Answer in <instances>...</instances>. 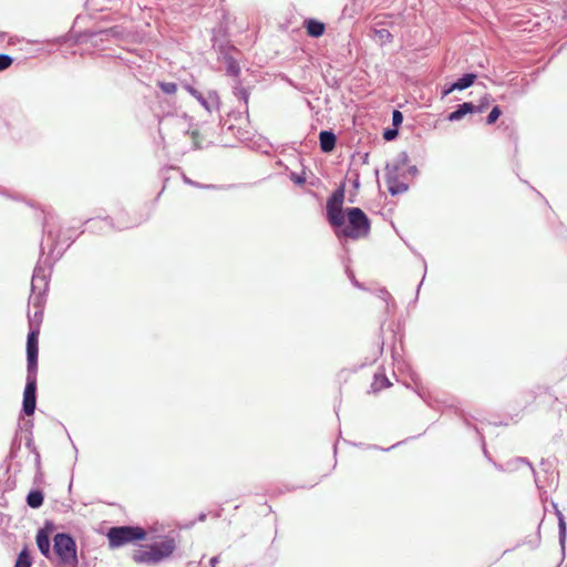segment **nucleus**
I'll list each match as a JSON object with an SVG mask.
<instances>
[{
    "instance_id": "nucleus-15",
    "label": "nucleus",
    "mask_w": 567,
    "mask_h": 567,
    "mask_svg": "<svg viewBox=\"0 0 567 567\" xmlns=\"http://www.w3.org/2000/svg\"><path fill=\"white\" fill-rule=\"evenodd\" d=\"M391 385V382L384 374H375L374 381L372 382V390L374 392L381 391L385 388H389Z\"/></svg>"
},
{
    "instance_id": "nucleus-11",
    "label": "nucleus",
    "mask_w": 567,
    "mask_h": 567,
    "mask_svg": "<svg viewBox=\"0 0 567 567\" xmlns=\"http://www.w3.org/2000/svg\"><path fill=\"white\" fill-rule=\"evenodd\" d=\"M305 25L307 29V33L313 38L321 37L326 29V27L322 22L313 20V19L307 20L305 22Z\"/></svg>"
},
{
    "instance_id": "nucleus-27",
    "label": "nucleus",
    "mask_w": 567,
    "mask_h": 567,
    "mask_svg": "<svg viewBox=\"0 0 567 567\" xmlns=\"http://www.w3.org/2000/svg\"><path fill=\"white\" fill-rule=\"evenodd\" d=\"M185 89L199 102V100H203V95L195 90L194 87L186 85Z\"/></svg>"
},
{
    "instance_id": "nucleus-2",
    "label": "nucleus",
    "mask_w": 567,
    "mask_h": 567,
    "mask_svg": "<svg viewBox=\"0 0 567 567\" xmlns=\"http://www.w3.org/2000/svg\"><path fill=\"white\" fill-rule=\"evenodd\" d=\"M406 164L408 155L402 153L385 166V182L392 195L404 193L408 189L406 184L400 181L401 172L405 168Z\"/></svg>"
},
{
    "instance_id": "nucleus-3",
    "label": "nucleus",
    "mask_w": 567,
    "mask_h": 567,
    "mask_svg": "<svg viewBox=\"0 0 567 567\" xmlns=\"http://www.w3.org/2000/svg\"><path fill=\"white\" fill-rule=\"evenodd\" d=\"M347 216L349 225L342 228L339 235L353 239L365 237L370 230V223L365 214L360 208L353 207L348 209Z\"/></svg>"
},
{
    "instance_id": "nucleus-30",
    "label": "nucleus",
    "mask_w": 567,
    "mask_h": 567,
    "mask_svg": "<svg viewBox=\"0 0 567 567\" xmlns=\"http://www.w3.org/2000/svg\"><path fill=\"white\" fill-rule=\"evenodd\" d=\"M40 272H41V268L35 269V271H34V275H33V278H32V279H33V280H35V279H42V280H44V279H45V277H44V276H43V277H41V276H40Z\"/></svg>"
},
{
    "instance_id": "nucleus-23",
    "label": "nucleus",
    "mask_w": 567,
    "mask_h": 567,
    "mask_svg": "<svg viewBox=\"0 0 567 567\" xmlns=\"http://www.w3.org/2000/svg\"><path fill=\"white\" fill-rule=\"evenodd\" d=\"M378 37L381 41L389 40L391 38L390 32L386 29H381L377 31Z\"/></svg>"
},
{
    "instance_id": "nucleus-28",
    "label": "nucleus",
    "mask_w": 567,
    "mask_h": 567,
    "mask_svg": "<svg viewBox=\"0 0 567 567\" xmlns=\"http://www.w3.org/2000/svg\"><path fill=\"white\" fill-rule=\"evenodd\" d=\"M396 135H398V132H396L395 130H386V131L383 133V137H384L386 141H391V140H393Z\"/></svg>"
},
{
    "instance_id": "nucleus-16",
    "label": "nucleus",
    "mask_w": 567,
    "mask_h": 567,
    "mask_svg": "<svg viewBox=\"0 0 567 567\" xmlns=\"http://www.w3.org/2000/svg\"><path fill=\"white\" fill-rule=\"evenodd\" d=\"M31 557L27 548L19 554L14 567H31Z\"/></svg>"
},
{
    "instance_id": "nucleus-10",
    "label": "nucleus",
    "mask_w": 567,
    "mask_h": 567,
    "mask_svg": "<svg viewBox=\"0 0 567 567\" xmlns=\"http://www.w3.org/2000/svg\"><path fill=\"white\" fill-rule=\"evenodd\" d=\"M320 147L322 152L329 153L336 146V135L330 131H322L319 134Z\"/></svg>"
},
{
    "instance_id": "nucleus-24",
    "label": "nucleus",
    "mask_w": 567,
    "mask_h": 567,
    "mask_svg": "<svg viewBox=\"0 0 567 567\" xmlns=\"http://www.w3.org/2000/svg\"><path fill=\"white\" fill-rule=\"evenodd\" d=\"M185 89L199 102V100H203V95L195 90L194 87L186 85Z\"/></svg>"
},
{
    "instance_id": "nucleus-6",
    "label": "nucleus",
    "mask_w": 567,
    "mask_h": 567,
    "mask_svg": "<svg viewBox=\"0 0 567 567\" xmlns=\"http://www.w3.org/2000/svg\"><path fill=\"white\" fill-rule=\"evenodd\" d=\"M344 190H336L327 203V215L330 224L334 227L344 225V214L342 210Z\"/></svg>"
},
{
    "instance_id": "nucleus-25",
    "label": "nucleus",
    "mask_w": 567,
    "mask_h": 567,
    "mask_svg": "<svg viewBox=\"0 0 567 567\" xmlns=\"http://www.w3.org/2000/svg\"><path fill=\"white\" fill-rule=\"evenodd\" d=\"M185 89L199 102V100H203V95L195 90L194 87L186 85Z\"/></svg>"
},
{
    "instance_id": "nucleus-18",
    "label": "nucleus",
    "mask_w": 567,
    "mask_h": 567,
    "mask_svg": "<svg viewBox=\"0 0 567 567\" xmlns=\"http://www.w3.org/2000/svg\"><path fill=\"white\" fill-rule=\"evenodd\" d=\"M210 102L208 100H206L204 96H203V100H199V103L208 111V112H212L213 110V105L217 103V96L214 95V96H210Z\"/></svg>"
},
{
    "instance_id": "nucleus-21",
    "label": "nucleus",
    "mask_w": 567,
    "mask_h": 567,
    "mask_svg": "<svg viewBox=\"0 0 567 567\" xmlns=\"http://www.w3.org/2000/svg\"><path fill=\"white\" fill-rule=\"evenodd\" d=\"M403 122V115L400 111H394L392 114V123L394 126H399Z\"/></svg>"
},
{
    "instance_id": "nucleus-14",
    "label": "nucleus",
    "mask_w": 567,
    "mask_h": 567,
    "mask_svg": "<svg viewBox=\"0 0 567 567\" xmlns=\"http://www.w3.org/2000/svg\"><path fill=\"white\" fill-rule=\"evenodd\" d=\"M27 504L32 508H38L43 504V494L40 491H32L27 496Z\"/></svg>"
},
{
    "instance_id": "nucleus-12",
    "label": "nucleus",
    "mask_w": 567,
    "mask_h": 567,
    "mask_svg": "<svg viewBox=\"0 0 567 567\" xmlns=\"http://www.w3.org/2000/svg\"><path fill=\"white\" fill-rule=\"evenodd\" d=\"M37 545L40 551L48 556L50 553V537L45 529H40L37 534Z\"/></svg>"
},
{
    "instance_id": "nucleus-13",
    "label": "nucleus",
    "mask_w": 567,
    "mask_h": 567,
    "mask_svg": "<svg viewBox=\"0 0 567 567\" xmlns=\"http://www.w3.org/2000/svg\"><path fill=\"white\" fill-rule=\"evenodd\" d=\"M475 79H476V75L473 73L465 74L460 80H457L456 82H454L452 84V89H456L460 91L465 90L474 83Z\"/></svg>"
},
{
    "instance_id": "nucleus-17",
    "label": "nucleus",
    "mask_w": 567,
    "mask_h": 567,
    "mask_svg": "<svg viewBox=\"0 0 567 567\" xmlns=\"http://www.w3.org/2000/svg\"><path fill=\"white\" fill-rule=\"evenodd\" d=\"M158 86L166 94H174L177 91V85L173 82H158Z\"/></svg>"
},
{
    "instance_id": "nucleus-20",
    "label": "nucleus",
    "mask_w": 567,
    "mask_h": 567,
    "mask_svg": "<svg viewBox=\"0 0 567 567\" xmlns=\"http://www.w3.org/2000/svg\"><path fill=\"white\" fill-rule=\"evenodd\" d=\"M12 64V58L7 54H0V71L8 69Z\"/></svg>"
},
{
    "instance_id": "nucleus-1",
    "label": "nucleus",
    "mask_w": 567,
    "mask_h": 567,
    "mask_svg": "<svg viewBox=\"0 0 567 567\" xmlns=\"http://www.w3.org/2000/svg\"><path fill=\"white\" fill-rule=\"evenodd\" d=\"M175 549V539L171 536H164L158 542L142 545L134 549L132 559L135 564L153 565L172 556Z\"/></svg>"
},
{
    "instance_id": "nucleus-19",
    "label": "nucleus",
    "mask_w": 567,
    "mask_h": 567,
    "mask_svg": "<svg viewBox=\"0 0 567 567\" xmlns=\"http://www.w3.org/2000/svg\"><path fill=\"white\" fill-rule=\"evenodd\" d=\"M501 109L498 106H494L491 113L487 116V124H493L497 121L501 115Z\"/></svg>"
},
{
    "instance_id": "nucleus-29",
    "label": "nucleus",
    "mask_w": 567,
    "mask_h": 567,
    "mask_svg": "<svg viewBox=\"0 0 567 567\" xmlns=\"http://www.w3.org/2000/svg\"><path fill=\"white\" fill-rule=\"evenodd\" d=\"M456 89H452V85H450L449 87L444 89L443 92H442V97H445L447 96L450 93H452L453 91H455Z\"/></svg>"
},
{
    "instance_id": "nucleus-9",
    "label": "nucleus",
    "mask_w": 567,
    "mask_h": 567,
    "mask_svg": "<svg viewBox=\"0 0 567 567\" xmlns=\"http://www.w3.org/2000/svg\"><path fill=\"white\" fill-rule=\"evenodd\" d=\"M475 110L477 112H482L483 107H477L476 109L473 103L465 102V103L458 105L457 110H455L454 112H452L449 115V120L452 121V122L460 121L464 115H466L467 113H472Z\"/></svg>"
},
{
    "instance_id": "nucleus-4",
    "label": "nucleus",
    "mask_w": 567,
    "mask_h": 567,
    "mask_svg": "<svg viewBox=\"0 0 567 567\" xmlns=\"http://www.w3.org/2000/svg\"><path fill=\"white\" fill-rule=\"evenodd\" d=\"M106 536L110 547L116 548L135 540L145 539L146 532L138 526H120L110 528Z\"/></svg>"
},
{
    "instance_id": "nucleus-8",
    "label": "nucleus",
    "mask_w": 567,
    "mask_h": 567,
    "mask_svg": "<svg viewBox=\"0 0 567 567\" xmlns=\"http://www.w3.org/2000/svg\"><path fill=\"white\" fill-rule=\"evenodd\" d=\"M38 338H39V331L38 330H32L28 334V340H27V360H28V373H30V374H35L37 373Z\"/></svg>"
},
{
    "instance_id": "nucleus-5",
    "label": "nucleus",
    "mask_w": 567,
    "mask_h": 567,
    "mask_svg": "<svg viewBox=\"0 0 567 567\" xmlns=\"http://www.w3.org/2000/svg\"><path fill=\"white\" fill-rule=\"evenodd\" d=\"M53 549L63 565L75 566L78 563L76 545L74 539L68 534H56L54 536Z\"/></svg>"
},
{
    "instance_id": "nucleus-7",
    "label": "nucleus",
    "mask_w": 567,
    "mask_h": 567,
    "mask_svg": "<svg viewBox=\"0 0 567 567\" xmlns=\"http://www.w3.org/2000/svg\"><path fill=\"white\" fill-rule=\"evenodd\" d=\"M37 379L35 374L28 373V381L23 392V412L30 416L35 411L37 403Z\"/></svg>"
},
{
    "instance_id": "nucleus-22",
    "label": "nucleus",
    "mask_w": 567,
    "mask_h": 567,
    "mask_svg": "<svg viewBox=\"0 0 567 567\" xmlns=\"http://www.w3.org/2000/svg\"><path fill=\"white\" fill-rule=\"evenodd\" d=\"M229 74L237 75L240 71L239 65L235 61H230L227 68Z\"/></svg>"
},
{
    "instance_id": "nucleus-26",
    "label": "nucleus",
    "mask_w": 567,
    "mask_h": 567,
    "mask_svg": "<svg viewBox=\"0 0 567 567\" xmlns=\"http://www.w3.org/2000/svg\"><path fill=\"white\" fill-rule=\"evenodd\" d=\"M185 89L199 102V100H203V95L195 90L194 87L186 85Z\"/></svg>"
}]
</instances>
